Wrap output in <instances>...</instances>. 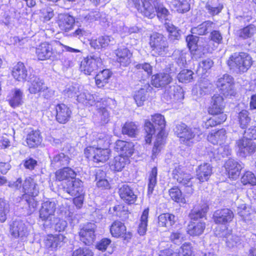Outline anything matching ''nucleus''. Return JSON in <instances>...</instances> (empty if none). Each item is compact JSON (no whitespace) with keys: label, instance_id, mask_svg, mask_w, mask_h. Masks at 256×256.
Returning <instances> with one entry per match:
<instances>
[{"label":"nucleus","instance_id":"59","mask_svg":"<svg viewBox=\"0 0 256 256\" xmlns=\"http://www.w3.org/2000/svg\"><path fill=\"white\" fill-rule=\"evenodd\" d=\"M256 28L254 25H249L242 29L240 30L238 32L239 37L244 39L250 38L254 34Z\"/></svg>","mask_w":256,"mask_h":256},{"label":"nucleus","instance_id":"31","mask_svg":"<svg viewBox=\"0 0 256 256\" xmlns=\"http://www.w3.org/2000/svg\"><path fill=\"white\" fill-rule=\"evenodd\" d=\"M12 74L14 78L19 82L26 80L28 71L22 62H18L12 70Z\"/></svg>","mask_w":256,"mask_h":256},{"label":"nucleus","instance_id":"21","mask_svg":"<svg viewBox=\"0 0 256 256\" xmlns=\"http://www.w3.org/2000/svg\"><path fill=\"white\" fill-rule=\"evenodd\" d=\"M56 120L60 124H66L70 119L72 111L64 104H58L56 107Z\"/></svg>","mask_w":256,"mask_h":256},{"label":"nucleus","instance_id":"40","mask_svg":"<svg viewBox=\"0 0 256 256\" xmlns=\"http://www.w3.org/2000/svg\"><path fill=\"white\" fill-rule=\"evenodd\" d=\"M42 138L38 131H32L26 136V142L30 148L38 146L42 142Z\"/></svg>","mask_w":256,"mask_h":256},{"label":"nucleus","instance_id":"10","mask_svg":"<svg viewBox=\"0 0 256 256\" xmlns=\"http://www.w3.org/2000/svg\"><path fill=\"white\" fill-rule=\"evenodd\" d=\"M236 144L240 156L243 157L254 154L256 150V144L251 140L242 138L236 141Z\"/></svg>","mask_w":256,"mask_h":256},{"label":"nucleus","instance_id":"52","mask_svg":"<svg viewBox=\"0 0 256 256\" xmlns=\"http://www.w3.org/2000/svg\"><path fill=\"white\" fill-rule=\"evenodd\" d=\"M169 195L171 198L176 202L186 204V200L182 196L181 190L178 187H174L169 190Z\"/></svg>","mask_w":256,"mask_h":256},{"label":"nucleus","instance_id":"57","mask_svg":"<svg viewBox=\"0 0 256 256\" xmlns=\"http://www.w3.org/2000/svg\"><path fill=\"white\" fill-rule=\"evenodd\" d=\"M194 72L192 70H182L177 76V78L180 82H190L192 80V75Z\"/></svg>","mask_w":256,"mask_h":256},{"label":"nucleus","instance_id":"33","mask_svg":"<svg viewBox=\"0 0 256 256\" xmlns=\"http://www.w3.org/2000/svg\"><path fill=\"white\" fill-rule=\"evenodd\" d=\"M96 66V59L94 56H88L81 62L80 70L86 74H90L94 72Z\"/></svg>","mask_w":256,"mask_h":256},{"label":"nucleus","instance_id":"50","mask_svg":"<svg viewBox=\"0 0 256 256\" xmlns=\"http://www.w3.org/2000/svg\"><path fill=\"white\" fill-rule=\"evenodd\" d=\"M148 208L145 209L140 218V222L138 225V232L141 235H144L147 230L148 218Z\"/></svg>","mask_w":256,"mask_h":256},{"label":"nucleus","instance_id":"9","mask_svg":"<svg viewBox=\"0 0 256 256\" xmlns=\"http://www.w3.org/2000/svg\"><path fill=\"white\" fill-rule=\"evenodd\" d=\"M234 217V214L232 210L228 208H223L216 210L213 214L212 218L216 224L225 225L232 221ZM222 227L226 230L225 226Z\"/></svg>","mask_w":256,"mask_h":256},{"label":"nucleus","instance_id":"63","mask_svg":"<svg viewBox=\"0 0 256 256\" xmlns=\"http://www.w3.org/2000/svg\"><path fill=\"white\" fill-rule=\"evenodd\" d=\"M36 196L27 194H24L22 196V200H25L30 210L32 212L34 210L35 208L38 205V202L34 198Z\"/></svg>","mask_w":256,"mask_h":256},{"label":"nucleus","instance_id":"47","mask_svg":"<svg viewBox=\"0 0 256 256\" xmlns=\"http://www.w3.org/2000/svg\"><path fill=\"white\" fill-rule=\"evenodd\" d=\"M226 120V114H221L218 116H214L210 118L204 122L203 127L208 129L210 127L216 126L220 124Z\"/></svg>","mask_w":256,"mask_h":256},{"label":"nucleus","instance_id":"41","mask_svg":"<svg viewBox=\"0 0 256 256\" xmlns=\"http://www.w3.org/2000/svg\"><path fill=\"white\" fill-rule=\"evenodd\" d=\"M226 131L222 128L216 132H212L208 136V140L214 144L223 142L226 138Z\"/></svg>","mask_w":256,"mask_h":256},{"label":"nucleus","instance_id":"12","mask_svg":"<svg viewBox=\"0 0 256 256\" xmlns=\"http://www.w3.org/2000/svg\"><path fill=\"white\" fill-rule=\"evenodd\" d=\"M10 233L14 238L23 240L28 236V230L23 222L15 220L10 226Z\"/></svg>","mask_w":256,"mask_h":256},{"label":"nucleus","instance_id":"26","mask_svg":"<svg viewBox=\"0 0 256 256\" xmlns=\"http://www.w3.org/2000/svg\"><path fill=\"white\" fill-rule=\"evenodd\" d=\"M215 234L217 236L226 238V246L230 248L236 246L240 242L239 238L237 236L230 234L228 232V230L222 229V230H220L217 228Z\"/></svg>","mask_w":256,"mask_h":256},{"label":"nucleus","instance_id":"45","mask_svg":"<svg viewBox=\"0 0 256 256\" xmlns=\"http://www.w3.org/2000/svg\"><path fill=\"white\" fill-rule=\"evenodd\" d=\"M12 97L9 100V104L12 108H16L22 104L23 96L22 92L16 88L12 91Z\"/></svg>","mask_w":256,"mask_h":256},{"label":"nucleus","instance_id":"46","mask_svg":"<svg viewBox=\"0 0 256 256\" xmlns=\"http://www.w3.org/2000/svg\"><path fill=\"white\" fill-rule=\"evenodd\" d=\"M153 2L154 6L158 18L162 20H169L170 14L168 9H166L161 3L157 2L156 4Z\"/></svg>","mask_w":256,"mask_h":256},{"label":"nucleus","instance_id":"64","mask_svg":"<svg viewBox=\"0 0 256 256\" xmlns=\"http://www.w3.org/2000/svg\"><path fill=\"white\" fill-rule=\"evenodd\" d=\"M53 221L54 222V228L56 231L58 232H64L67 227L68 223L66 221L62 219L55 218Z\"/></svg>","mask_w":256,"mask_h":256},{"label":"nucleus","instance_id":"37","mask_svg":"<svg viewBox=\"0 0 256 256\" xmlns=\"http://www.w3.org/2000/svg\"><path fill=\"white\" fill-rule=\"evenodd\" d=\"M164 27L169 33L168 38L170 41L175 42L181 38V31L172 24L170 22H165Z\"/></svg>","mask_w":256,"mask_h":256},{"label":"nucleus","instance_id":"17","mask_svg":"<svg viewBox=\"0 0 256 256\" xmlns=\"http://www.w3.org/2000/svg\"><path fill=\"white\" fill-rule=\"evenodd\" d=\"M57 23L62 30L68 32L74 28L75 20L72 16L68 14H60L58 16Z\"/></svg>","mask_w":256,"mask_h":256},{"label":"nucleus","instance_id":"42","mask_svg":"<svg viewBox=\"0 0 256 256\" xmlns=\"http://www.w3.org/2000/svg\"><path fill=\"white\" fill-rule=\"evenodd\" d=\"M110 231L114 237L122 236L126 234V227L122 222L116 220L112 224Z\"/></svg>","mask_w":256,"mask_h":256},{"label":"nucleus","instance_id":"43","mask_svg":"<svg viewBox=\"0 0 256 256\" xmlns=\"http://www.w3.org/2000/svg\"><path fill=\"white\" fill-rule=\"evenodd\" d=\"M158 220L160 226L168 227L172 226L175 223L176 218L174 214L166 213L160 214L158 218Z\"/></svg>","mask_w":256,"mask_h":256},{"label":"nucleus","instance_id":"13","mask_svg":"<svg viewBox=\"0 0 256 256\" xmlns=\"http://www.w3.org/2000/svg\"><path fill=\"white\" fill-rule=\"evenodd\" d=\"M80 240L86 245L92 244L95 239L94 224L90 223L80 229L79 232Z\"/></svg>","mask_w":256,"mask_h":256},{"label":"nucleus","instance_id":"2","mask_svg":"<svg viewBox=\"0 0 256 256\" xmlns=\"http://www.w3.org/2000/svg\"><path fill=\"white\" fill-rule=\"evenodd\" d=\"M151 120L154 126L156 127L157 130L158 131L152 150L153 157L156 156L164 144L166 135L164 130L166 126V121L164 116L160 114L152 116Z\"/></svg>","mask_w":256,"mask_h":256},{"label":"nucleus","instance_id":"54","mask_svg":"<svg viewBox=\"0 0 256 256\" xmlns=\"http://www.w3.org/2000/svg\"><path fill=\"white\" fill-rule=\"evenodd\" d=\"M110 74L108 70L105 69L100 71L97 74V87L101 88L108 83V80L110 78Z\"/></svg>","mask_w":256,"mask_h":256},{"label":"nucleus","instance_id":"3","mask_svg":"<svg viewBox=\"0 0 256 256\" xmlns=\"http://www.w3.org/2000/svg\"><path fill=\"white\" fill-rule=\"evenodd\" d=\"M149 44L152 54L164 56L168 52V43L166 38L162 34L154 32L150 38Z\"/></svg>","mask_w":256,"mask_h":256},{"label":"nucleus","instance_id":"15","mask_svg":"<svg viewBox=\"0 0 256 256\" xmlns=\"http://www.w3.org/2000/svg\"><path fill=\"white\" fill-rule=\"evenodd\" d=\"M27 80L29 83L28 90L30 94H36L48 90L43 80L34 74H30Z\"/></svg>","mask_w":256,"mask_h":256},{"label":"nucleus","instance_id":"34","mask_svg":"<svg viewBox=\"0 0 256 256\" xmlns=\"http://www.w3.org/2000/svg\"><path fill=\"white\" fill-rule=\"evenodd\" d=\"M22 188L26 194L32 196H38L39 192L38 184L31 178L26 179L22 184Z\"/></svg>","mask_w":256,"mask_h":256},{"label":"nucleus","instance_id":"16","mask_svg":"<svg viewBox=\"0 0 256 256\" xmlns=\"http://www.w3.org/2000/svg\"><path fill=\"white\" fill-rule=\"evenodd\" d=\"M163 98L168 101L178 100L184 98L183 90L178 85L169 86L166 88Z\"/></svg>","mask_w":256,"mask_h":256},{"label":"nucleus","instance_id":"8","mask_svg":"<svg viewBox=\"0 0 256 256\" xmlns=\"http://www.w3.org/2000/svg\"><path fill=\"white\" fill-rule=\"evenodd\" d=\"M173 178L177 180V182L186 187L190 188L188 192L192 194L193 192L194 189L192 188V176L186 172V168L181 166H178L172 171Z\"/></svg>","mask_w":256,"mask_h":256},{"label":"nucleus","instance_id":"30","mask_svg":"<svg viewBox=\"0 0 256 256\" xmlns=\"http://www.w3.org/2000/svg\"><path fill=\"white\" fill-rule=\"evenodd\" d=\"M158 0H141L142 6L140 11L145 16L152 18L155 16V8L153 2Z\"/></svg>","mask_w":256,"mask_h":256},{"label":"nucleus","instance_id":"48","mask_svg":"<svg viewBox=\"0 0 256 256\" xmlns=\"http://www.w3.org/2000/svg\"><path fill=\"white\" fill-rule=\"evenodd\" d=\"M237 118L240 126L242 128H246L251 120L248 112L244 110L238 113Z\"/></svg>","mask_w":256,"mask_h":256},{"label":"nucleus","instance_id":"7","mask_svg":"<svg viewBox=\"0 0 256 256\" xmlns=\"http://www.w3.org/2000/svg\"><path fill=\"white\" fill-rule=\"evenodd\" d=\"M176 134L182 140L188 141L195 137L202 134V132L198 128H190L186 124L182 123L176 126L174 130Z\"/></svg>","mask_w":256,"mask_h":256},{"label":"nucleus","instance_id":"44","mask_svg":"<svg viewBox=\"0 0 256 256\" xmlns=\"http://www.w3.org/2000/svg\"><path fill=\"white\" fill-rule=\"evenodd\" d=\"M207 206H202L200 208L194 207L188 216L190 220H196L198 218H204L208 210Z\"/></svg>","mask_w":256,"mask_h":256},{"label":"nucleus","instance_id":"56","mask_svg":"<svg viewBox=\"0 0 256 256\" xmlns=\"http://www.w3.org/2000/svg\"><path fill=\"white\" fill-rule=\"evenodd\" d=\"M126 164V161L124 157L116 156L111 164L110 168L114 170L120 172L125 166Z\"/></svg>","mask_w":256,"mask_h":256},{"label":"nucleus","instance_id":"35","mask_svg":"<svg viewBox=\"0 0 256 256\" xmlns=\"http://www.w3.org/2000/svg\"><path fill=\"white\" fill-rule=\"evenodd\" d=\"M152 90V88L148 84H146L142 88L136 92L134 95V99L138 106H141L146 99V93Z\"/></svg>","mask_w":256,"mask_h":256},{"label":"nucleus","instance_id":"28","mask_svg":"<svg viewBox=\"0 0 256 256\" xmlns=\"http://www.w3.org/2000/svg\"><path fill=\"white\" fill-rule=\"evenodd\" d=\"M199 38L192 34L188 35L186 38L188 46L192 56L193 58L197 59L201 56L200 51L198 48V42Z\"/></svg>","mask_w":256,"mask_h":256},{"label":"nucleus","instance_id":"53","mask_svg":"<svg viewBox=\"0 0 256 256\" xmlns=\"http://www.w3.org/2000/svg\"><path fill=\"white\" fill-rule=\"evenodd\" d=\"M144 130L146 134L145 140L147 144H150L152 140V136L155 133L156 130H157L156 127L150 121L146 120Z\"/></svg>","mask_w":256,"mask_h":256},{"label":"nucleus","instance_id":"25","mask_svg":"<svg viewBox=\"0 0 256 256\" xmlns=\"http://www.w3.org/2000/svg\"><path fill=\"white\" fill-rule=\"evenodd\" d=\"M114 149L120 154L129 156L134 153V144L122 140H118L115 143Z\"/></svg>","mask_w":256,"mask_h":256},{"label":"nucleus","instance_id":"61","mask_svg":"<svg viewBox=\"0 0 256 256\" xmlns=\"http://www.w3.org/2000/svg\"><path fill=\"white\" fill-rule=\"evenodd\" d=\"M241 182L244 185L250 184L254 186L256 184V178L252 172L248 171L242 177Z\"/></svg>","mask_w":256,"mask_h":256},{"label":"nucleus","instance_id":"39","mask_svg":"<svg viewBox=\"0 0 256 256\" xmlns=\"http://www.w3.org/2000/svg\"><path fill=\"white\" fill-rule=\"evenodd\" d=\"M70 160L68 155L61 152L54 156L51 160V165L58 167L66 166L69 164Z\"/></svg>","mask_w":256,"mask_h":256},{"label":"nucleus","instance_id":"32","mask_svg":"<svg viewBox=\"0 0 256 256\" xmlns=\"http://www.w3.org/2000/svg\"><path fill=\"white\" fill-rule=\"evenodd\" d=\"M206 228V223L200 222H190L187 227L188 233L192 236H198L202 234Z\"/></svg>","mask_w":256,"mask_h":256},{"label":"nucleus","instance_id":"18","mask_svg":"<svg viewBox=\"0 0 256 256\" xmlns=\"http://www.w3.org/2000/svg\"><path fill=\"white\" fill-rule=\"evenodd\" d=\"M224 107V98L218 94H214L212 98L210 106L208 108L209 114L212 115L224 114L222 112Z\"/></svg>","mask_w":256,"mask_h":256},{"label":"nucleus","instance_id":"38","mask_svg":"<svg viewBox=\"0 0 256 256\" xmlns=\"http://www.w3.org/2000/svg\"><path fill=\"white\" fill-rule=\"evenodd\" d=\"M76 176L75 172L70 168H64L56 172V180L61 181L64 180H68L70 178L72 180L74 179Z\"/></svg>","mask_w":256,"mask_h":256},{"label":"nucleus","instance_id":"24","mask_svg":"<svg viewBox=\"0 0 256 256\" xmlns=\"http://www.w3.org/2000/svg\"><path fill=\"white\" fill-rule=\"evenodd\" d=\"M117 62L122 66H127L131 62L132 53L126 47H120L116 50Z\"/></svg>","mask_w":256,"mask_h":256},{"label":"nucleus","instance_id":"55","mask_svg":"<svg viewBox=\"0 0 256 256\" xmlns=\"http://www.w3.org/2000/svg\"><path fill=\"white\" fill-rule=\"evenodd\" d=\"M10 212V205L3 198H0V222H4Z\"/></svg>","mask_w":256,"mask_h":256},{"label":"nucleus","instance_id":"62","mask_svg":"<svg viewBox=\"0 0 256 256\" xmlns=\"http://www.w3.org/2000/svg\"><path fill=\"white\" fill-rule=\"evenodd\" d=\"M80 87L77 84L68 86L64 90V94L68 97H75L77 94L80 92Z\"/></svg>","mask_w":256,"mask_h":256},{"label":"nucleus","instance_id":"29","mask_svg":"<svg viewBox=\"0 0 256 256\" xmlns=\"http://www.w3.org/2000/svg\"><path fill=\"white\" fill-rule=\"evenodd\" d=\"M215 24L210 20H206L197 26L192 28L190 32L192 34L200 36L206 35L212 29L215 28Z\"/></svg>","mask_w":256,"mask_h":256},{"label":"nucleus","instance_id":"14","mask_svg":"<svg viewBox=\"0 0 256 256\" xmlns=\"http://www.w3.org/2000/svg\"><path fill=\"white\" fill-rule=\"evenodd\" d=\"M174 74L172 72H160L152 77L151 84L156 88H162L172 81Z\"/></svg>","mask_w":256,"mask_h":256},{"label":"nucleus","instance_id":"5","mask_svg":"<svg viewBox=\"0 0 256 256\" xmlns=\"http://www.w3.org/2000/svg\"><path fill=\"white\" fill-rule=\"evenodd\" d=\"M56 204L54 202L46 201L42 204L40 210V218L44 222L43 224L45 228H50L52 226Z\"/></svg>","mask_w":256,"mask_h":256},{"label":"nucleus","instance_id":"22","mask_svg":"<svg viewBox=\"0 0 256 256\" xmlns=\"http://www.w3.org/2000/svg\"><path fill=\"white\" fill-rule=\"evenodd\" d=\"M196 178L200 182H207L212 173V167L208 163L200 165L196 170Z\"/></svg>","mask_w":256,"mask_h":256},{"label":"nucleus","instance_id":"4","mask_svg":"<svg viewBox=\"0 0 256 256\" xmlns=\"http://www.w3.org/2000/svg\"><path fill=\"white\" fill-rule=\"evenodd\" d=\"M60 192L66 199L80 195L83 192L82 182L79 179L68 180L62 184Z\"/></svg>","mask_w":256,"mask_h":256},{"label":"nucleus","instance_id":"60","mask_svg":"<svg viewBox=\"0 0 256 256\" xmlns=\"http://www.w3.org/2000/svg\"><path fill=\"white\" fill-rule=\"evenodd\" d=\"M98 122L101 125H104L110 120V112L106 107H100L98 110Z\"/></svg>","mask_w":256,"mask_h":256},{"label":"nucleus","instance_id":"6","mask_svg":"<svg viewBox=\"0 0 256 256\" xmlns=\"http://www.w3.org/2000/svg\"><path fill=\"white\" fill-rule=\"evenodd\" d=\"M216 85L220 93L225 96H234V80L231 76L227 74L223 75L218 78Z\"/></svg>","mask_w":256,"mask_h":256},{"label":"nucleus","instance_id":"49","mask_svg":"<svg viewBox=\"0 0 256 256\" xmlns=\"http://www.w3.org/2000/svg\"><path fill=\"white\" fill-rule=\"evenodd\" d=\"M172 5L176 10L180 13H184L190 9L188 0H172Z\"/></svg>","mask_w":256,"mask_h":256},{"label":"nucleus","instance_id":"1","mask_svg":"<svg viewBox=\"0 0 256 256\" xmlns=\"http://www.w3.org/2000/svg\"><path fill=\"white\" fill-rule=\"evenodd\" d=\"M231 70L236 73H244L250 68L252 64V58L249 54L244 52H234L227 62Z\"/></svg>","mask_w":256,"mask_h":256},{"label":"nucleus","instance_id":"23","mask_svg":"<svg viewBox=\"0 0 256 256\" xmlns=\"http://www.w3.org/2000/svg\"><path fill=\"white\" fill-rule=\"evenodd\" d=\"M118 193L120 198L128 204L134 203L137 198L133 189L126 184L120 188Z\"/></svg>","mask_w":256,"mask_h":256},{"label":"nucleus","instance_id":"19","mask_svg":"<svg viewBox=\"0 0 256 256\" xmlns=\"http://www.w3.org/2000/svg\"><path fill=\"white\" fill-rule=\"evenodd\" d=\"M225 168L230 178L236 180L240 176L242 165L234 159H228L225 164Z\"/></svg>","mask_w":256,"mask_h":256},{"label":"nucleus","instance_id":"20","mask_svg":"<svg viewBox=\"0 0 256 256\" xmlns=\"http://www.w3.org/2000/svg\"><path fill=\"white\" fill-rule=\"evenodd\" d=\"M36 54L39 60H44L50 59L54 54V52L52 46L44 42L36 48Z\"/></svg>","mask_w":256,"mask_h":256},{"label":"nucleus","instance_id":"11","mask_svg":"<svg viewBox=\"0 0 256 256\" xmlns=\"http://www.w3.org/2000/svg\"><path fill=\"white\" fill-rule=\"evenodd\" d=\"M107 138L106 134H102L97 140V163L105 162L108 158L110 150L107 148H102L105 144L107 145Z\"/></svg>","mask_w":256,"mask_h":256},{"label":"nucleus","instance_id":"51","mask_svg":"<svg viewBox=\"0 0 256 256\" xmlns=\"http://www.w3.org/2000/svg\"><path fill=\"white\" fill-rule=\"evenodd\" d=\"M122 132L130 137H135L138 132V130L136 124L133 122H126L122 128Z\"/></svg>","mask_w":256,"mask_h":256},{"label":"nucleus","instance_id":"27","mask_svg":"<svg viewBox=\"0 0 256 256\" xmlns=\"http://www.w3.org/2000/svg\"><path fill=\"white\" fill-rule=\"evenodd\" d=\"M65 238L66 237L62 234L48 235L45 240V245L47 248L54 250L60 247Z\"/></svg>","mask_w":256,"mask_h":256},{"label":"nucleus","instance_id":"36","mask_svg":"<svg viewBox=\"0 0 256 256\" xmlns=\"http://www.w3.org/2000/svg\"><path fill=\"white\" fill-rule=\"evenodd\" d=\"M108 166L104 165L100 166V168L97 170V187L102 189H108L110 188V184L108 180L105 178L106 170Z\"/></svg>","mask_w":256,"mask_h":256},{"label":"nucleus","instance_id":"58","mask_svg":"<svg viewBox=\"0 0 256 256\" xmlns=\"http://www.w3.org/2000/svg\"><path fill=\"white\" fill-rule=\"evenodd\" d=\"M157 168L154 167L152 168L148 178V192L152 194L154 186H156L157 180Z\"/></svg>","mask_w":256,"mask_h":256}]
</instances>
